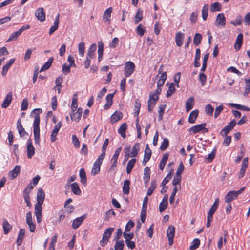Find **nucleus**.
<instances>
[{"instance_id":"obj_1","label":"nucleus","mask_w":250,"mask_h":250,"mask_svg":"<svg viewBox=\"0 0 250 250\" xmlns=\"http://www.w3.org/2000/svg\"><path fill=\"white\" fill-rule=\"evenodd\" d=\"M41 108H36L32 110L31 115H34V120L33 123V133L34 136L35 143L36 144L40 143V118L39 114L42 113Z\"/></svg>"},{"instance_id":"obj_2","label":"nucleus","mask_w":250,"mask_h":250,"mask_svg":"<svg viewBox=\"0 0 250 250\" xmlns=\"http://www.w3.org/2000/svg\"><path fill=\"white\" fill-rule=\"evenodd\" d=\"M245 189V188L243 187L238 191L232 190L228 192L225 197V203L231 202L233 200L236 199L238 197V195L244 191Z\"/></svg>"},{"instance_id":"obj_3","label":"nucleus","mask_w":250,"mask_h":250,"mask_svg":"<svg viewBox=\"0 0 250 250\" xmlns=\"http://www.w3.org/2000/svg\"><path fill=\"white\" fill-rule=\"evenodd\" d=\"M114 230V228H108L104 232L102 239L100 242V245L104 247L108 242L109 238L110 237L112 232Z\"/></svg>"},{"instance_id":"obj_4","label":"nucleus","mask_w":250,"mask_h":250,"mask_svg":"<svg viewBox=\"0 0 250 250\" xmlns=\"http://www.w3.org/2000/svg\"><path fill=\"white\" fill-rule=\"evenodd\" d=\"M135 65L134 63L128 61L125 63L124 67V75L126 77H129L135 70Z\"/></svg>"},{"instance_id":"obj_5","label":"nucleus","mask_w":250,"mask_h":250,"mask_svg":"<svg viewBox=\"0 0 250 250\" xmlns=\"http://www.w3.org/2000/svg\"><path fill=\"white\" fill-rule=\"evenodd\" d=\"M206 124L204 123L192 126L189 130V133L190 134H195L203 130H205L206 132H208V129L206 128Z\"/></svg>"},{"instance_id":"obj_6","label":"nucleus","mask_w":250,"mask_h":250,"mask_svg":"<svg viewBox=\"0 0 250 250\" xmlns=\"http://www.w3.org/2000/svg\"><path fill=\"white\" fill-rule=\"evenodd\" d=\"M236 124V123L235 120H232L227 125L222 129L220 132V134L222 136H227L228 133H229L234 128Z\"/></svg>"},{"instance_id":"obj_7","label":"nucleus","mask_w":250,"mask_h":250,"mask_svg":"<svg viewBox=\"0 0 250 250\" xmlns=\"http://www.w3.org/2000/svg\"><path fill=\"white\" fill-rule=\"evenodd\" d=\"M175 234V228L173 225H170L167 229V236L168 239L169 244L171 245L173 243V238Z\"/></svg>"},{"instance_id":"obj_8","label":"nucleus","mask_w":250,"mask_h":250,"mask_svg":"<svg viewBox=\"0 0 250 250\" xmlns=\"http://www.w3.org/2000/svg\"><path fill=\"white\" fill-rule=\"evenodd\" d=\"M62 123L61 122H59L54 127V128L51 133L50 135V139L52 142H55L57 138L56 136L58 134V133L61 127Z\"/></svg>"},{"instance_id":"obj_9","label":"nucleus","mask_w":250,"mask_h":250,"mask_svg":"<svg viewBox=\"0 0 250 250\" xmlns=\"http://www.w3.org/2000/svg\"><path fill=\"white\" fill-rule=\"evenodd\" d=\"M42 205L36 203L35 206V214L37 222L38 223H40L42 221Z\"/></svg>"},{"instance_id":"obj_10","label":"nucleus","mask_w":250,"mask_h":250,"mask_svg":"<svg viewBox=\"0 0 250 250\" xmlns=\"http://www.w3.org/2000/svg\"><path fill=\"white\" fill-rule=\"evenodd\" d=\"M219 198H216L213 205L211 206L208 213L207 218H212L213 215L215 213V212L216 211L218 205H219Z\"/></svg>"},{"instance_id":"obj_11","label":"nucleus","mask_w":250,"mask_h":250,"mask_svg":"<svg viewBox=\"0 0 250 250\" xmlns=\"http://www.w3.org/2000/svg\"><path fill=\"white\" fill-rule=\"evenodd\" d=\"M21 167L20 166H16L15 168L8 173V176L10 180H13L16 178L20 172Z\"/></svg>"},{"instance_id":"obj_12","label":"nucleus","mask_w":250,"mask_h":250,"mask_svg":"<svg viewBox=\"0 0 250 250\" xmlns=\"http://www.w3.org/2000/svg\"><path fill=\"white\" fill-rule=\"evenodd\" d=\"M226 18L223 13H219L217 15L216 19V25L217 26H225L226 24Z\"/></svg>"},{"instance_id":"obj_13","label":"nucleus","mask_w":250,"mask_h":250,"mask_svg":"<svg viewBox=\"0 0 250 250\" xmlns=\"http://www.w3.org/2000/svg\"><path fill=\"white\" fill-rule=\"evenodd\" d=\"M35 154V149L32 145L31 139L28 140L27 146V155L28 158L31 159Z\"/></svg>"},{"instance_id":"obj_14","label":"nucleus","mask_w":250,"mask_h":250,"mask_svg":"<svg viewBox=\"0 0 250 250\" xmlns=\"http://www.w3.org/2000/svg\"><path fill=\"white\" fill-rule=\"evenodd\" d=\"M248 158L246 157V158H244V159L242 161V164L241 167L240 172H239V178H242L244 176L245 171L248 167Z\"/></svg>"},{"instance_id":"obj_15","label":"nucleus","mask_w":250,"mask_h":250,"mask_svg":"<svg viewBox=\"0 0 250 250\" xmlns=\"http://www.w3.org/2000/svg\"><path fill=\"white\" fill-rule=\"evenodd\" d=\"M35 16L41 22H43L45 19V14L42 7L39 8L35 12Z\"/></svg>"},{"instance_id":"obj_16","label":"nucleus","mask_w":250,"mask_h":250,"mask_svg":"<svg viewBox=\"0 0 250 250\" xmlns=\"http://www.w3.org/2000/svg\"><path fill=\"white\" fill-rule=\"evenodd\" d=\"M86 218L85 215H83L81 217L75 219L72 223V227L74 229H77L83 222Z\"/></svg>"},{"instance_id":"obj_17","label":"nucleus","mask_w":250,"mask_h":250,"mask_svg":"<svg viewBox=\"0 0 250 250\" xmlns=\"http://www.w3.org/2000/svg\"><path fill=\"white\" fill-rule=\"evenodd\" d=\"M167 75L166 72H164V73H162L161 76L159 77V75L156 76L155 79H158L157 84V87H161L162 86L167 79Z\"/></svg>"},{"instance_id":"obj_18","label":"nucleus","mask_w":250,"mask_h":250,"mask_svg":"<svg viewBox=\"0 0 250 250\" xmlns=\"http://www.w3.org/2000/svg\"><path fill=\"white\" fill-rule=\"evenodd\" d=\"M184 38V34L181 32H178L176 34L175 42L177 46L180 47L182 45Z\"/></svg>"},{"instance_id":"obj_19","label":"nucleus","mask_w":250,"mask_h":250,"mask_svg":"<svg viewBox=\"0 0 250 250\" xmlns=\"http://www.w3.org/2000/svg\"><path fill=\"white\" fill-rule=\"evenodd\" d=\"M112 12V8L111 7L107 8L104 13L103 16V20L105 22L109 23L111 19V14Z\"/></svg>"},{"instance_id":"obj_20","label":"nucleus","mask_w":250,"mask_h":250,"mask_svg":"<svg viewBox=\"0 0 250 250\" xmlns=\"http://www.w3.org/2000/svg\"><path fill=\"white\" fill-rule=\"evenodd\" d=\"M59 17L60 14H58L55 17L53 25L51 26L50 28L49 31V34L50 35L52 34L56 30H57L59 24Z\"/></svg>"},{"instance_id":"obj_21","label":"nucleus","mask_w":250,"mask_h":250,"mask_svg":"<svg viewBox=\"0 0 250 250\" xmlns=\"http://www.w3.org/2000/svg\"><path fill=\"white\" fill-rule=\"evenodd\" d=\"M45 199V193L42 189L40 188L38 190L37 195V203L42 204Z\"/></svg>"},{"instance_id":"obj_22","label":"nucleus","mask_w":250,"mask_h":250,"mask_svg":"<svg viewBox=\"0 0 250 250\" xmlns=\"http://www.w3.org/2000/svg\"><path fill=\"white\" fill-rule=\"evenodd\" d=\"M83 109L82 108H79L76 112H73L70 115V118L72 120H75L76 122H78L82 116Z\"/></svg>"},{"instance_id":"obj_23","label":"nucleus","mask_w":250,"mask_h":250,"mask_svg":"<svg viewBox=\"0 0 250 250\" xmlns=\"http://www.w3.org/2000/svg\"><path fill=\"white\" fill-rule=\"evenodd\" d=\"M114 95V93L109 94L106 96V103L104 106V109L108 110L112 105L113 104V98Z\"/></svg>"},{"instance_id":"obj_24","label":"nucleus","mask_w":250,"mask_h":250,"mask_svg":"<svg viewBox=\"0 0 250 250\" xmlns=\"http://www.w3.org/2000/svg\"><path fill=\"white\" fill-rule=\"evenodd\" d=\"M12 99V94L11 92H9L6 95V96L3 102V103L1 105L2 107L4 108H7L10 105V104L11 102Z\"/></svg>"},{"instance_id":"obj_25","label":"nucleus","mask_w":250,"mask_h":250,"mask_svg":"<svg viewBox=\"0 0 250 250\" xmlns=\"http://www.w3.org/2000/svg\"><path fill=\"white\" fill-rule=\"evenodd\" d=\"M243 35L242 33L238 34L234 45V48L236 50H239L240 49L243 43Z\"/></svg>"},{"instance_id":"obj_26","label":"nucleus","mask_w":250,"mask_h":250,"mask_svg":"<svg viewBox=\"0 0 250 250\" xmlns=\"http://www.w3.org/2000/svg\"><path fill=\"white\" fill-rule=\"evenodd\" d=\"M14 62L15 59H11L8 62H7L5 65L3 66L1 71V75L3 76H5L6 75L8 69L11 67V66L14 63Z\"/></svg>"},{"instance_id":"obj_27","label":"nucleus","mask_w":250,"mask_h":250,"mask_svg":"<svg viewBox=\"0 0 250 250\" xmlns=\"http://www.w3.org/2000/svg\"><path fill=\"white\" fill-rule=\"evenodd\" d=\"M71 188V191L74 194L79 195L81 193V190L79 188V185L77 183H73L70 185Z\"/></svg>"},{"instance_id":"obj_28","label":"nucleus","mask_w":250,"mask_h":250,"mask_svg":"<svg viewBox=\"0 0 250 250\" xmlns=\"http://www.w3.org/2000/svg\"><path fill=\"white\" fill-rule=\"evenodd\" d=\"M198 114L199 111L198 110H194L191 111L188 119L189 123L191 124L194 123L198 116Z\"/></svg>"},{"instance_id":"obj_29","label":"nucleus","mask_w":250,"mask_h":250,"mask_svg":"<svg viewBox=\"0 0 250 250\" xmlns=\"http://www.w3.org/2000/svg\"><path fill=\"white\" fill-rule=\"evenodd\" d=\"M96 48L97 45L96 43H94L91 44L88 49L86 57L91 59L93 58L95 56V52L96 50Z\"/></svg>"},{"instance_id":"obj_30","label":"nucleus","mask_w":250,"mask_h":250,"mask_svg":"<svg viewBox=\"0 0 250 250\" xmlns=\"http://www.w3.org/2000/svg\"><path fill=\"white\" fill-rule=\"evenodd\" d=\"M79 176L82 184L84 186H86L87 184V179L84 168H82L80 169L79 171Z\"/></svg>"},{"instance_id":"obj_31","label":"nucleus","mask_w":250,"mask_h":250,"mask_svg":"<svg viewBox=\"0 0 250 250\" xmlns=\"http://www.w3.org/2000/svg\"><path fill=\"white\" fill-rule=\"evenodd\" d=\"M159 99V96L156 94H152V93L149 94V98L148 100V104L152 106H155L157 101Z\"/></svg>"},{"instance_id":"obj_32","label":"nucleus","mask_w":250,"mask_h":250,"mask_svg":"<svg viewBox=\"0 0 250 250\" xmlns=\"http://www.w3.org/2000/svg\"><path fill=\"white\" fill-rule=\"evenodd\" d=\"M123 117L121 112L115 111L111 116V122L113 123L120 120Z\"/></svg>"},{"instance_id":"obj_33","label":"nucleus","mask_w":250,"mask_h":250,"mask_svg":"<svg viewBox=\"0 0 250 250\" xmlns=\"http://www.w3.org/2000/svg\"><path fill=\"white\" fill-rule=\"evenodd\" d=\"M140 149V144L139 143H135L133 146L132 150L131 151L129 155L130 157H135L137 155L138 152Z\"/></svg>"},{"instance_id":"obj_34","label":"nucleus","mask_w":250,"mask_h":250,"mask_svg":"<svg viewBox=\"0 0 250 250\" xmlns=\"http://www.w3.org/2000/svg\"><path fill=\"white\" fill-rule=\"evenodd\" d=\"M127 125L126 123H124L122 124L119 128L118 129V133L123 138H125L126 137L125 131L127 129Z\"/></svg>"},{"instance_id":"obj_35","label":"nucleus","mask_w":250,"mask_h":250,"mask_svg":"<svg viewBox=\"0 0 250 250\" xmlns=\"http://www.w3.org/2000/svg\"><path fill=\"white\" fill-rule=\"evenodd\" d=\"M3 229L4 234H7L12 229V226L6 219L3 220Z\"/></svg>"},{"instance_id":"obj_36","label":"nucleus","mask_w":250,"mask_h":250,"mask_svg":"<svg viewBox=\"0 0 250 250\" xmlns=\"http://www.w3.org/2000/svg\"><path fill=\"white\" fill-rule=\"evenodd\" d=\"M194 105V98L191 97L189 98L186 103V111H189L193 107Z\"/></svg>"},{"instance_id":"obj_37","label":"nucleus","mask_w":250,"mask_h":250,"mask_svg":"<svg viewBox=\"0 0 250 250\" xmlns=\"http://www.w3.org/2000/svg\"><path fill=\"white\" fill-rule=\"evenodd\" d=\"M168 153H165L163 155V158L161 159L159 165V167L160 170H163L164 168L165 167V166L166 165V164L167 163V160L168 158Z\"/></svg>"},{"instance_id":"obj_38","label":"nucleus","mask_w":250,"mask_h":250,"mask_svg":"<svg viewBox=\"0 0 250 250\" xmlns=\"http://www.w3.org/2000/svg\"><path fill=\"white\" fill-rule=\"evenodd\" d=\"M150 168L148 167H146L144 168V176H143L144 180L146 183L149 182V181L150 180Z\"/></svg>"},{"instance_id":"obj_39","label":"nucleus","mask_w":250,"mask_h":250,"mask_svg":"<svg viewBox=\"0 0 250 250\" xmlns=\"http://www.w3.org/2000/svg\"><path fill=\"white\" fill-rule=\"evenodd\" d=\"M130 181L129 180H125L124 182L123 187V192L125 195H128L129 193L130 190Z\"/></svg>"},{"instance_id":"obj_40","label":"nucleus","mask_w":250,"mask_h":250,"mask_svg":"<svg viewBox=\"0 0 250 250\" xmlns=\"http://www.w3.org/2000/svg\"><path fill=\"white\" fill-rule=\"evenodd\" d=\"M136 162V160L135 158H132L127 163L126 167V172L127 174H130L132 168H133L135 163Z\"/></svg>"},{"instance_id":"obj_41","label":"nucleus","mask_w":250,"mask_h":250,"mask_svg":"<svg viewBox=\"0 0 250 250\" xmlns=\"http://www.w3.org/2000/svg\"><path fill=\"white\" fill-rule=\"evenodd\" d=\"M24 235H25V230L24 229H20V231H19V235H18V238L17 239V245L19 246H20L22 242V240H23V239L24 238Z\"/></svg>"},{"instance_id":"obj_42","label":"nucleus","mask_w":250,"mask_h":250,"mask_svg":"<svg viewBox=\"0 0 250 250\" xmlns=\"http://www.w3.org/2000/svg\"><path fill=\"white\" fill-rule=\"evenodd\" d=\"M54 60V58L53 57H51L49 59L47 62H46L44 65L41 68L40 72H42L43 71L46 70L48 69L52 65L53 61Z\"/></svg>"},{"instance_id":"obj_43","label":"nucleus","mask_w":250,"mask_h":250,"mask_svg":"<svg viewBox=\"0 0 250 250\" xmlns=\"http://www.w3.org/2000/svg\"><path fill=\"white\" fill-rule=\"evenodd\" d=\"M209 5L208 4H205L202 9V17L204 21L207 20L208 16V10Z\"/></svg>"},{"instance_id":"obj_44","label":"nucleus","mask_w":250,"mask_h":250,"mask_svg":"<svg viewBox=\"0 0 250 250\" xmlns=\"http://www.w3.org/2000/svg\"><path fill=\"white\" fill-rule=\"evenodd\" d=\"M77 95L76 94H74L73 95L72 101L71 105V108L72 112H74L76 110L78 107V103H77Z\"/></svg>"},{"instance_id":"obj_45","label":"nucleus","mask_w":250,"mask_h":250,"mask_svg":"<svg viewBox=\"0 0 250 250\" xmlns=\"http://www.w3.org/2000/svg\"><path fill=\"white\" fill-rule=\"evenodd\" d=\"M78 51L79 55L83 57L85 52V43L83 41L81 42L78 44Z\"/></svg>"},{"instance_id":"obj_46","label":"nucleus","mask_w":250,"mask_h":250,"mask_svg":"<svg viewBox=\"0 0 250 250\" xmlns=\"http://www.w3.org/2000/svg\"><path fill=\"white\" fill-rule=\"evenodd\" d=\"M202 37L200 33H196L193 37V42L195 46H198L201 42Z\"/></svg>"},{"instance_id":"obj_47","label":"nucleus","mask_w":250,"mask_h":250,"mask_svg":"<svg viewBox=\"0 0 250 250\" xmlns=\"http://www.w3.org/2000/svg\"><path fill=\"white\" fill-rule=\"evenodd\" d=\"M156 188V182L155 180H152L151 182V185L150 187L148 188L147 191V195L150 196L153 193L154 190Z\"/></svg>"},{"instance_id":"obj_48","label":"nucleus","mask_w":250,"mask_h":250,"mask_svg":"<svg viewBox=\"0 0 250 250\" xmlns=\"http://www.w3.org/2000/svg\"><path fill=\"white\" fill-rule=\"evenodd\" d=\"M143 19V11L140 9H139L135 15L134 23L137 24L140 22Z\"/></svg>"},{"instance_id":"obj_49","label":"nucleus","mask_w":250,"mask_h":250,"mask_svg":"<svg viewBox=\"0 0 250 250\" xmlns=\"http://www.w3.org/2000/svg\"><path fill=\"white\" fill-rule=\"evenodd\" d=\"M200 244V241L198 238L194 239L191 243L189 249L190 250H195L197 249L199 247Z\"/></svg>"},{"instance_id":"obj_50","label":"nucleus","mask_w":250,"mask_h":250,"mask_svg":"<svg viewBox=\"0 0 250 250\" xmlns=\"http://www.w3.org/2000/svg\"><path fill=\"white\" fill-rule=\"evenodd\" d=\"M246 86L244 92V96H247L250 92V79H246L245 80Z\"/></svg>"},{"instance_id":"obj_51","label":"nucleus","mask_w":250,"mask_h":250,"mask_svg":"<svg viewBox=\"0 0 250 250\" xmlns=\"http://www.w3.org/2000/svg\"><path fill=\"white\" fill-rule=\"evenodd\" d=\"M221 4L218 2H216L212 3L210 6L211 12L220 11H221Z\"/></svg>"},{"instance_id":"obj_52","label":"nucleus","mask_w":250,"mask_h":250,"mask_svg":"<svg viewBox=\"0 0 250 250\" xmlns=\"http://www.w3.org/2000/svg\"><path fill=\"white\" fill-rule=\"evenodd\" d=\"M166 107V104H161L159 107V110H158L159 116H158V120L159 121H161L163 118V116L164 113V111H165Z\"/></svg>"},{"instance_id":"obj_53","label":"nucleus","mask_w":250,"mask_h":250,"mask_svg":"<svg viewBox=\"0 0 250 250\" xmlns=\"http://www.w3.org/2000/svg\"><path fill=\"white\" fill-rule=\"evenodd\" d=\"M181 189V186L180 185H179V188H178L177 187H175L173 188L172 192L171 193V195L170 196V198H169V203H170V204H172L173 203L174 201V199H175V194H176L177 190L178 189Z\"/></svg>"},{"instance_id":"obj_54","label":"nucleus","mask_w":250,"mask_h":250,"mask_svg":"<svg viewBox=\"0 0 250 250\" xmlns=\"http://www.w3.org/2000/svg\"><path fill=\"white\" fill-rule=\"evenodd\" d=\"M100 171V166L97 165L96 164H93L92 170L91 174L93 176L96 175Z\"/></svg>"},{"instance_id":"obj_55","label":"nucleus","mask_w":250,"mask_h":250,"mask_svg":"<svg viewBox=\"0 0 250 250\" xmlns=\"http://www.w3.org/2000/svg\"><path fill=\"white\" fill-rule=\"evenodd\" d=\"M116 244L114 246L115 250H123L124 243L123 241H115Z\"/></svg>"},{"instance_id":"obj_56","label":"nucleus","mask_w":250,"mask_h":250,"mask_svg":"<svg viewBox=\"0 0 250 250\" xmlns=\"http://www.w3.org/2000/svg\"><path fill=\"white\" fill-rule=\"evenodd\" d=\"M175 88L174 85L171 83L168 87V90L167 92L166 96L167 97H169L175 92Z\"/></svg>"},{"instance_id":"obj_57","label":"nucleus","mask_w":250,"mask_h":250,"mask_svg":"<svg viewBox=\"0 0 250 250\" xmlns=\"http://www.w3.org/2000/svg\"><path fill=\"white\" fill-rule=\"evenodd\" d=\"M141 104L139 100H136L134 104V114L135 116H138L140 109Z\"/></svg>"},{"instance_id":"obj_58","label":"nucleus","mask_w":250,"mask_h":250,"mask_svg":"<svg viewBox=\"0 0 250 250\" xmlns=\"http://www.w3.org/2000/svg\"><path fill=\"white\" fill-rule=\"evenodd\" d=\"M169 145V141L167 138H165L163 139V142L160 146V149L162 151L165 150Z\"/></svg>"},{"instance_id":"obj_59","label":"nucleus","mask_w":250,"mask_h":250,"mask_svg":"<svg viewBox=\"0 0 250 250\" xmlns=\"http://www.w3.org/2000/svg\"><path fill=\"white\" fill-rule=\"evenodd\" d=\"M214 111L213 107L210 104H208L205 107V112L207 115L212 116Z\"/></svg>"},{"instance_id":"obj_60","label":"nucleus","mask_w":250,"mask_h":250,"mask_svg":"<svg viewBox=\"0 0 250 250\" xmlns=\"http://www.w3.org/2000/svg\"><path fill=\"white\" fill-rule=\"evenodd\" d=\"M215 156V150H213L210 153H209L208 156L205 159V160L210 163L213 161Z\"/></svg>"},{"instance_id":"obj_61","label":"nucleus","mask_w":250,"mask_h":250,"mask_svg":"<svg viewBox=\"0 0 250 250\" xmlns=\"http://www.w3.org/2000/svg\"><path fill=\"white\" fill-rule=\"evenodd\" d=\"M145 31L146 29L143 27L141 24H139L136 28V32L140 36H142Z\"/></svg>"},{"instance_id":"obj_62","label":"nucleus","mask_w":250,"mask_h":250,"mask_svg":"<svg viewBox=\"0 0 250 250\" xmlns=\"http://www.w3.org/2000/svg\"><path fill=\"white\" fill-rule=\"evenodd\" d=\"M123 234L125 239V242L130 241L134 237V233L132 232L127 233L126 232H124Z\"/></svg>"},{"instance_id":"obj_63","label":"nucleus","mask_w":250,"mask_h":250,"mask_svg":"<svg viewBox=\"0 0 250 250\" xmlns=\"http://www.w3.org/2000/svg\"><path fill=\"white\" fill-rule=\"evenodd\" d=\"M34 186L32 185V183H29L24 189L23 191V194L29 195L30 191L34 188Z\"/></svg>"},{"instance_id":"obj_64","label":"nucleus","mask_w":250,"mask_h":250,"mask_svg":"<svg viewBox=\"0 0 250 250\" xmlns=\"http://www.w3.org/2000/svg\"><path fill=\"white\" fill-rule=\"evenodd\" d=\"M20 35V34L17 31L16 32H13L9 39L7 40V42H10L12 41H15L17 39L18 37Z\"/></svg>"}]
</instances>
